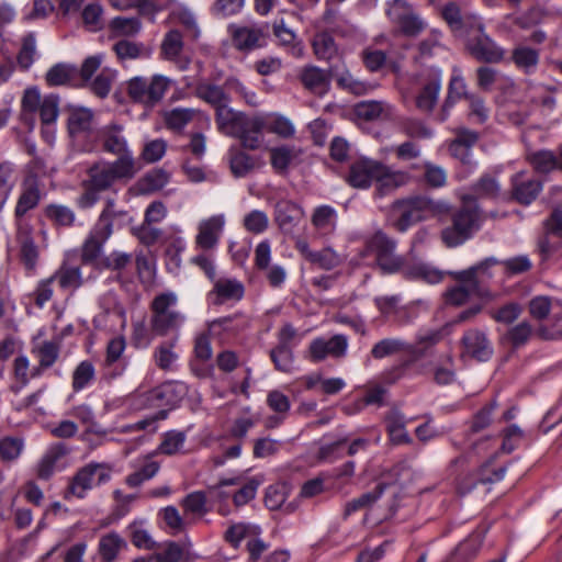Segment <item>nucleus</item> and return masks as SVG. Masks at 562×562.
I'll list each match as a JSON object with an SVG mask.
<instances>
[{"mask_svg":"<svg viewBox=\"0 0 562 562\" xmlns=\"http://www.w3.org/2000/svg\"><path fill=\"white\" fill-rule=\"evenodd\" d=\"M510 59L519 70L531 75L539 65L540 52L529 46L519 45L513 49Z\"/></svg>","mask_w":562,"mask_h":562,"instance_id":"nucleus-34","label":"nucleus"},{"mask_svg":"<svg viewBox=\"0 0 562 562\" xmlns=\"http://www.w3.org/2000/svg\"><path fill=\"white\" fill-rule=\"evenodd\" d=\"M467 49L475 59L484 63H499L505 55L504 49L485 31L470 36L467 42Z\"/></svg>","mask_w":562,"mask_h":562,"instance_id":"nucleus-16","label":"nucleus"},{"mask_svg":"<svg viewBox=\"0 0 562 562\" xmlns=\"http://www.w3.org/2000/svg\"><path fill=\"white\" fill-rule=\"evenodd\" d=\"M249 326V321L240 313L216 318L210 323V329L214 333L222 331L237 335Z\"/></svg>","mask_w":562,"mask_h":562,"instance_id":"nucleus-43","label":"nucleus"},{"mask_svg":"<svg viewBox=\"0 0 562 562\" xmlns=\"http://www.w3.org/2000/svg\"><path fill=\"white\" fill-rule=\"evenodd\" d=\"M32 352L38 360L40 367L48 369L57 361L60 352L59 340H45L36 345Z\"/></svg>","mask_w":562,"mask_h":562,"instance_id":"nucleus-46","label":"nucleus"},{"mask_svg":"<svg viewBox=\"0 0 562 562\" xmlns=\"http://www.w3.org/2000/svg\"><path fill=\"white\" fill-rule=\"evenodd\" d=\"M356 114L363 120H376L383 116H390L393 108L383 101H362L356 105Z\"/></svg>","mask_w":562,"mask_h":562,"instance_id":"nucleus-45","label":"nucleus"},{"mask_svg":"<svg viewBox=\"0 0 562 562\" xmlns=\"http://www.w3.org/2000/svg\"><path fill=\"white\" fill-rule=\"evenodd\" d=\"M160 470V464L149 457H145L143 461L135 467V470L126 475L125 484L131 488L142 486L145 482L151 480Z\"/></svg>","mask_w":562,"mask_h":562,"instance_id":"nucleus-36","label":"nucleus"},{"mask_svg":"<svg viewBox=\"0 0 562 562\" xmlns=\"http://www.w3.org/2000/svg\"><path fill=\"white\" fill-rule=\"evenodd\" d=\"M386 487H393V496L396 497L398 495L397 488L394 486V484L391 485L389 483H379L373 491L367 492L359 497L348 502L345 505V516L347 517L357 510L370 507L381 497Z\"/></svg>","mask_w":562,"mask_h":562,"instance_id":"nucleus-38","label":"nucleus"},{"mask_svg":"<svg viewBox=\"0 0 562 562\" xmlns=\"http://www.w3.org/2000/svg\"><path fill=\"white\" fill-rule=\"evenodd\" d=\"M173 23L183 25L188 31H191L194 35L199 33L196 19L191 10L184 5L175 8L168 18Z\"/></svg>","mask_w":562,"mask_h":562,"instance_id":"nucleus-62","label":"nucleus"},{"mask_svg":"<svg viewBox=\"0 0 562 562\" xmlns=\"http://www.w3.org/2000/svg\"><path fill=\"white\" fill-rule=\"evenodd\" d=\"M512 183L513 196L522 204H529L533 201L542 189L539 180L528 177L525 172L516 173Z\"/></svg>","mask_w":562,"mask_h":562,"instance_id":"nucleus-26","label":"nucleus"},{"mask_svg":"<svg viewBox=\"0 0 562 562\" xmlns=\"http://www.w3.org/2000/svg\"><path fill=\"white\" fill-rule=\"evenodd\" d=\"M405 276L413 279H420L428 283H438L442 280V273L425 263H418L405 271Z\"/></svg>","mask_w":562,"mask_h":562,"instance_id":"nucleus-59","label":"nucleus"},{"mask_svg":"<svg viewBox=\"0 0 562 562\" xmlns=\"http://www.w3.org/2000/svg\"><path fill=\"white\" fill-rule=\"evenodd\" d=\"M467 91V83L461 76V72L459 69H453V75L449 82L448 88V97L445 100V103L442 105V117L441 121H445L449 110L453 106L454 102L464 98L467 99V95H469Z\"/></svg>","mask_w":562,"mask_h":562,"instance_id":"nucleus-42","label":"nucleus"},{"mask_svg":"<svg viewBox=\"0 0 562 562\" xmlns=\"http://www.w3.org/2000/svg\"><path fill=\"white\" fill-rule=\"evenodd\" d=\"M113 465L108 462L91 461L79 468L70 479L69 485L65 492V498L75 496L85 498L93 487L101 486L111 481Z\"/></svg>","mask_w":562,"mask_h":562,"instance_id":"nucleus-6","label":"nucleus"},{"mask_svg":"<svg viewBox=\"0 0 562 562\" xmlns=\"http://www.w3.org/2000/svg\"><path fill=\"white\" fill-rule=\"evenodd\" d=\"M127 548V542L117 532L111 531L101 536L98 544V553L103 562H113L121 551Z\"/></svg>","mask_w":562,"mask_h":562,"instance_id":"nucleus-30","label":"nucleus"},{"mask_svg":"<svg viewBox=\"0 0 562 562\" xmlns=\"http://www.w3.org/2000/svg\"><path fill=\"white\" fill-rule=\"evenodd\" d=\"M303 216V209L291 201L282 200L276 204L274 221L284 233L293 232Z\"/></svg>","mask_w":562,"mask_h":562,"instance_id":"nucleus-24","label":"nucleus"},{"mask_svg":"<svg viewBox=\"0 0 562 562\" xmlns=\"http://www.w3.org/2000/svg\"><path fill=\"white\" fill-rule=\"evenodd\" d=\"M486 529H476L474 530L465 540H463L456 548L453 552V558L457 562H469L473 560L484 541Z\"/></svg>","mask_w":562,"mask_h":562,"instance_id":"nucleus-31","label":"nucleus"},{"mask_svg":"<svg viewBox=\"0 0 562 562\" xmlns=\"http://www.w3.org/2000/svg\"><path fill=\"white\" fill-rule=\"evenodd\" d=\"M300 80L310 92L323 95L330 86V72L317 66H305L300 72Z\"/></svg>","mask_w":562,"mask_h":562,"instance_id":"nucleus-23","label":"nucleus"},{"mask_svg":"<svg viewBox=\"0 0 562 562\" xmlns=\"http://www.w3.org/2000/svg\"><path fill=\"white\" fill-rule=\"evenodd\" d=\"M180 385L164 383L147 393V403L150 406L175 405L177 402V389Z\"/></svg>","mask_w":562,"mask_h":562,"instance_id":"nucleus-47","label":"nucleus"},{"mask_svg":"<svg viewBox=\"0 0 562 562\" xmlns=\"http://www.w3.org/2000/svg\"><path fill=\"white\" fill-rule=\"evenodd\" d=\"M225 103L215 110V123L217 130L228 136H234L240 131V126L246 119V114L228 106Z\"/></svg>","mask_w":562,"mask_h":562,"instance_id":"nucleus-28","label":"nucleus"},{"mask_svg":"<svg viewBox=\"0 0 562 562\" xmlns=\"http://www.w3.org/2000/svg\"><path fill=\"white\" fill-rule=\"evenodd\" d=\"M528 160L536 171L548 173L555 168H560L559 155L555 156L551 150H538L528 155Z\"/></svg>","mask_w":562,"mask_h":562,"instance_id":"nucleus-52","label":"nucleus"},{"mask_svg":"<svg viewBox=\"0 0 562 562\" xmlns=\"http://www.w3.org/2000/svg\"><path fill=\"white\" fill-rule=\"evenodd\" d=\"M137 172L135 158L117 157L113 161L101 160L87 170V179L81 182L82 193L76 203L80 209H90L99 200L100 194L111 190L116 182H127Z\"/></svg>","mask_w":562,"mask_h":562,"instance_id":"nucleus-1","label":"nucleus"},{"mask_svg":"<svg viewBox=\"0 0 562 562\" xmlns=\"http://www.w3.org/2000/svg\"><path fill=\"white\" fill-rule=\"evenodd\" d=\"M194 94L198 99L211 105L214 110L231 102V97L225 90V87L209 80L198 81L194 87Z\"/></svg>","mask_w":562,"mask_h":562,"instance_id":"nucleus-25","label":"nucleus"},{"mask_svg":"<svg viewBox=\"0 0 562 562\" xmlns=\"http://www.w3.org/2000/svg\"><path fill=\"white\" fill-rule=\"evenodd\" d=\"M46 81L49 86H78V68L70 64H57L47 71Z\"/></svg>","mask_w":562,"mask_h":562,"instance_id":"nucleus-40","label":"nucleus"},{"mask_svg":"<svg viewBox=\"0 0 562 562\" xmlns=\"http://www.w3.org/2000/svg\"><path fill=\"white\" fill-rule=\"evenodd\" d=\"M95 379V368L90 360L81 361L74 370L71 376V387L75 392H80L88 387Z\"/></svg>","mask_w":562,"mask_h":562,"instance_id":"nucleus-48","label":"nucleus"},{"mask_svg":"<svg viewBox=\"0 0 562 562\" xmlns=\"http://www.w3.org/2000/svg\"><path fill=\"white\" fill-rule=\"evenodd\" d=\"M386 13L405 36H418L427 26L422 16L404 0H394Z\"/></svg>","mask_w":562,"mask_h":562,"instance_id":"nucleus-11","label":"nucleus"},{"mask_svg":"<svg viewBox=\"0 0 562 562\" xmlns=\"http://www.w3.org/2000/svg\"><path fill=\"white\" fill-rule=\"evenodd\" d=\"M270 358L278 371L290 373L293 370L294 357L291 347L276 346L270 350Z\"/></svg>","mask_w":562,"mask_h":562,"instance_id":"nucleus-54","label":"nucleus"},{"mask_svg":"<svg viewBox=\"0 0 562 562\" xmlns=\"http://www.w3.org/2000/svg\"><path fill=\"white\" fill-rule=\"evenodd\" d=\"M245 288L236 279L220 278L214 279V285L209 293V300L214 305H222L227 301H240L244 296Z\"/></svg>","mask_w":562,"mask_h":562,"instance_id":"nucleus-19","label":"nucleus"},{"mask_svg":"<svg viewBox=\"0 0 562 562\" xmlns=\"http://www.w3.org/2000/svg\"><path fill=\"white\" fill-rule=\"evenodd\" d=\"M262 161L256 156L248 155L241 150L229 151V168L237 178L246 177L255 169L261 167Z\"/></svg>","mask_w":562,"mask_h":562,"instance_id":"nucleus-37","label":"nucleus"},{"mask_svg":"<svg viewBox=\"0 0 562 562\" xmlns=\"http://www.w3.org/2000/svg\"><path fill=\"white\" fill-rule=\"evenodd\" d=\"M348 348V339L345 335L338 334L326 340L324 338L314 339L308 348L310 357L318 362L326 357L342 358Z\"/></svg>","mask_w":562,"mask_h":562,"instance_id":"nucleus-18","label":"nucleus"},{"mask_svg":"<svg viewBox=\"0 0 562 562\" xmlns=\"http://www.w3.org/2000/svg\"><path fill=\"white\" fill-rule=\"evenodd\" d=\"M431 209L432 201L424 195L397 200L392 205V211L397 216L394 226L397 231L405 232L409 226L424 220L425 214Z\"/></svg>","mask_w":562,"mask_h":562,"instance_id":"nucleus-10","label":"nucleus"},{"mask_svg":"<svg viewBox=\"0 0 562 562\" xmlns=\"http://www.w3.org/2000/svg\"><path fill=\"white\" fill-rule=\"evenodd\" d=\"M36 56V36L34 33H27L22 38L21 49L18 54L19 66L27 70L34 63Z\"/></svg>","mask_w":562,"mask_h":562,"instance_id":"nucleus-53","label":"nucleus"},{"mask_svg":"<svg viewBox=\"0 0 562 562\" xmlns=\"http://www.w3.org/2000/svg\"><path fill=\"white\" fill-rule=\"evenodd\" d=\"M415 355L420 357L417 349L401 338L387 337L379 340L372 346L370 355L373 359L380 360L396 355Z\"/></svg>","mask_w":562,"mask_h":562,"instance_id":"nucleus-22","label":"nucleus"},{"mask_svg":"<svg viewBox=\"0 0 562 562\" xmlns=\"http://www.w3.org/2000/svg\"><path fill=\"white\" fill-rule=\"evenodd\" d=\"M311 222L321 235H329L336 231L337 212L330 205H319L313 211Z\"/></svg>","mask_w":562,"mask_h":562,"instance_id":"nucleus-35","label":"nucleus"},{"mask_svg":"<svg viewBox=\"0 0 562 562\" xmlns=\"http://www.w3.org/2000/svg\"><path fill=\"white\" fill-rule=\"evenodd\" d=\"M110 26L116 36H131L139 32L140 22L137 18L117 16L111 21Z\"/></svg>","mask_w":562,"mask_h":562,"instance_id":"nucleus-61","label":"nucleus"},{"mask_svg":"<svg viewBox=\"0 0 562 562\" xmlns=\"http://www.w3.org/2000/svg\"><path fill=\"white\" fill-rule=\"evenodd\" d=\"M267 123L262 116H246L240 131L234 135L241 142L243 147L255 150L258 149L262 143V132Z\"/></svg>","mask_w":562,"mask_h":562,"instance_id":"nucleus-20","label":"nucleus"},{"mask_svg":"<svg viewBox=\"0 0 562 562\" xmlns=\"http://www.w3.org/2000/svg\"><path fill=\"white\" fill-rule=\"evenodd\" d=\"M43 98L36 87H31L24 90L21 100V119L24 122L33 121L34 114L38 111Z\"/></svg>","mask_w":562,"mask_h":562,"instance_id":"nucleus-50","label":"nucleus"},{"mask_svg":"<svg viewBox=\"0 0 562 562\" xmlns=\"http://www.w3.org/2000/svg\"><path fill=\"white\" fill-rule=\"evenodd\" d=\"M224 223L225 220L223 215H215L201 222L195 238L196 245L203 249L215 247L223 231Z\"/></svg>","mask_w":562,"mask_h":562,"instance_id":"nucleus-27","label":"nucleus"},{"mask_svg":"<svg viewBox=\"0 0 562 562\" xmlns=\"http://www.w3.org/2000/svg\"><path fill=\"white\" fill-rule=\"evenodd\" d=\"M143 44L121 40L113 45V50L121 61L137 59L143 53Z\"/></svg>","mask_w":562,"mask_h":562,"instance_id":"nucleus-60","label":"nucleus"},{"mask_svg":"<svg viewBox=\"0 0 562 562\" xmlns=\"http://www.w3.org/2000/svg\"><path fill=\"white\" fill-rule=\"evenodd\" d=\"M186 439L187 436L183 431H168L164 435V439L159 445L158 450L164 454L172 456L182 449Z\"/></svg>","mask_w":562,"mask_h":562,"instance_id":"nucleus-57","label":"nucleus"},{"mask_svg":"<svg viewBox=\"0 0 562 562\" xmlns=\"http://www.w3.org/2000/svg\"><path fill=\"white\" fill-rule=\"evenodd\" d=\"M412 176L405 170H395L380 160L361 158L349 167L346 181L356 189H369L372 184L374 195L383 198L401 187L407 186Z\"/></svg>","mask_w":562,"mask_h":562,"instance_id":"nucleus-2","label":"nucleus"},{"mask_svg":"<svg viewBox=\"0 0 562 562\" xmlns=\"http://www.w3.org/2000/svg\"><path fill=\"white\" fill-rule=\"evenodd\" d=\"M71 448L65 442H55L48 446L35 467V475L42 481L49 480L56 471L66 468V458L70 454Z\"/></svg>","mask_w":562,"mask_h":562,"instance_id":"nucleus-13","label":"nucleus"},{"mask_svg":"<svg viewBox=\"0 0 562 562\" xmlns=\"http://www.w3.org/2000/svg\"><path fill=\"white\" fill-rule=\"evenodd\" d=\"M93 113L88 109L74 110L68 117V132L77 137L88 132L92 126Z\"/></svg>","mask_w":562,"mask_h":562,"instance_id":"nucleus-49","label":"nucleus"},{"mask_svg":"<svg viewBox=\"0 0 562 562\" xmlns=\"http://www.w3.org/2000/svg\"><path fill=\"white\" fill-rule=\"evenodd\" d=\"M45 215L48 220L60 226H71L76 218L70 207L60 204L47 205L45 207Z\"/></svg>","mask_w":562,"mask_h":562,"instance_id":"nucleus-56","label":"nucleus"},{"mask_svg":"<svg viewBox=\"0 0 562 562\" xmlns=\"http://www.w3.org/2000/svg\"><path fill=\"white\" fill-rule=\"evenodd\" d=\"M183 48L182 35L178 30L169 31L161 44V49L168 59H173Z\"/></svg>","mask_w":562,"mask_h":562,"instance_id":"nucleus-64","label":"nucleus"},{"mask_svg":"<svg viewBox=\"0 0 562 562\" xmlns=\"http://www.w3.org/2000/svg\"><path fill=\"white\" fill-rule=\"evenodd\" d=\"M495 263L496 260L490 258L470 269L453 273L454 279L462 284L447 292V301L453 305H461L465 303L471 295H477L480 297L486 296L487 292L480 285L479 278L480 276L483 277L487 274V269Z\"/></svg>","mask_w":562,"mask_h":562,"instance_id":"nucleus-8","label":"nucleus"},{"mask_svg":"<svg viewBox=\"0 0 562 562\" xmlns=\"http://www.w3.org/2000/svg\"><path fill=\"white\" fill-rule=\"evenodd\" d=\"M361 59L366 68L371 72L379 71L385 65H390L394 71L398 70L397 64L390 60L385 52L373 46H368L362 50Z\"/></svg>","mask_w":562,"mask_h":562,"instance_id":"nucleus-44","label":"nucleus"},{"mask_svg":"<svg viewBox=\"0 0 562 562\" xmlns=\"http://www.w3.org/2000/svg\"><path fill=\"white\" fill-rule=\"evenodd\" d=\"M200 113L201 111L198 109L177 106L171 110L165 111L162 113V119L167 128L173 132H180L188 124H190Z\"/></svg>","mask_w":562,"mask_h":562,"instance_id":"nucleus-32","label":"nucleus"},{"mask_svg":"<svg viewBox=\"0 0 562 562\" xmlns=\"http://www.w3.org/2000/svg\"><path fill=\"white\" fill-rule=\"evenodd\" d=\"M481 213L470 196H463V205L452 215L451 226L441 232L442 241L448 247H456L464 243L480 228Z\"/></svg>","mask_w":562,"mask_h":562,"instance_id":"nucleus-4","label":"nucleus"},{"mask_svg":"<svg viewBox=\"0 0 562 562\" xmlns=\"http://www.w3.org/2000/svg\"><path fill=\"white\" fill-rule=\"evenodd\" d=\"M396 241L382 231H378L366 241V251L374 256L376 265L383 273L401 270L404 259L395 254Z\"/></svg>","mask_w":562,"mask_h":562,"instance_id":"nucleus-9","label":"nucleus"},{"mask_svg":"<svg viewBox=\"0 0 562 562\" xmlns=\"http://www.w3.org/2000/svg\"><path fill=\"white\" fill-rule=\"evenodd\" d=\"M384 422L392 442L396 445L411 442V438L405 429L404 415L400 411H390Z\"/></svg>","mask_w":562,"mask_h":562,"instance_id":"nucleus-41","label":"nucleus"},{"mask_svg":"<svg viewBox=\"0 0 562 562\" xmlns=\"http://www.w3.org/2000/svg\"><path fill=\"white\" fill-rule=\"evenodd\" d=\"M295 249L306 261L323 270H333L341 262L339 255L330 247L312 250L308 243L302 238L296 239Z\"/></svg>","mask_w":562,"mask_h":562,"instance_id":"nucleus-17","label":"nucleus"},{"mask_svg":"<svg viewBox=\"0 0 562 562\" xmlns=\"http://www.w3.org/2000/svg\"><path fill=\"white\" fill-rule=\"evenodd\" d=\"M462 345L465 352L480 360L486 361L493 355V347L484 331L479 329H469L462 337Z\"/></svg>","mask_w":562,"mask_h":562,"instance_id":"nucleus-21","label":"nucleus"},{"mask_svg":"<svg viewBox=\"0 0 562 562\" xmlns=\"http://www.w3.org/2000/svg\"><path fill=\"white\" fill-rule=\"evenodd\" d=\"M63 289H77L82 284L81 271L78 267H60L53 276Z\"/></svg>","mask_w":562,"mask_h":562,"instance_id":"nucleus-55","label":"nucleus"},{"mask_svg":"<svg viewBox=\"0 0 562 562\" xmlns=\"http://www.w3.org/2000/svg\"><path fill=\"white\" fill-rule=\"evenodd\" d=\"M182 506L186 513L198 516L205 515L207 513L205 493L196 491L188 494L182 501Z\"/></svg>","mask_w":562,"mask_h":562,"instance_id":"nucleus-63","label":"nucleus"},{"mask_svg":"<svg viewBox=\"0 0 562 562\" xmlns=\"http://www.w3.org/2000/svg\"><path fill=\"white\" fill-rule=\"evenodd\" d=\"M501 435L503 437L501 450L505 453L513 452L525 437L524 430L516 424H512L504 428Z\"/></svg>","mask_w":562,"mask_h":562,"instance_id":"nucleus-58","label":"nucleus"},{"mask_svg":"<svg viewBox=\"0 0 562 562\" xmlns=\"http://www.w3.org/2000/svg\"><path fill=\"white\" fill-rule=\"evenodd\" d=\"M554 91L555 89L549 86L535 83L532 81H528L526 88L529 101L549 112L553 111L557 104Z\"/></svg>","mask_w":562,"mask_h":562,"instance_id":"nucleus-33","label":"nucleus"},{"mask_svg":"<svg viewBox=\"0 0 562 562\" xmlns=\"http://www.w3.org/2000/svg\"><path fill=\"white\" fill-rule=\"evenodd\" d=\"M441 88V74L434 71L428 81L424 83L416 97V106L423 112H430L435 108Z\"/></svg>","mask_w":562,"mask_h":562,"instance_id":"nucleus-29","label":"nucleus"},{"mask_svg":"<svg viewBox=\"0 0 562 562\" xmlns=\"http://www.w3.org/2000/svg\"><path fill=\"white\" fill-rule=\"evenodd\" d=\"M95 138L105 153L117 157L128 156L134 158L133 153L128 148L123 125L111 122L97 131Z\"/></svg>","mask_w":562,"mask_h":562,"instance_id":"nucleus-14","label":"nucleus"},{"mask_svg":"<svg viewBox=\"0 0 562 562\" xmlns=\"http://www.w3.org/2000/svg\"><path fill=\"white\" fill-rule=\"evenodd\" d=\"M42 192L35 176L26 177L21 186V193L14 209V222L30 221L27 212L34 210L41 201Z\"/></svg>","mask_w":562,"mask_h":562,"instance_id":"nucleus-15","label":"nucleus"},{"mask_svg":"<svg viewBox=\"0 0 562 562\" xmlns=\"http://www.w3.org/2000/svg\"><path fill=\"white\" fill-rule=\"evenodd\" d=\"M177 304V295L172 292H164L155 296L150 304V329L157 336H166L178 330L184 322V316L173 307Z\"/></svg>","mask_w":562,"mask_h":562,"instance_id":"nucleus-7","label":"nucleus"},{"mask_svg":"<svg viewBox=\"0 0 562 562\" xmlns=\"http://www.w3.org/2000/svg\"><path fill=\"white\" fill-rule=\"evenodd\" d=\"M312 47L319 60L330 61L339 55V48L333 35L327 31H322L314 35Z\"/></svg>","mask_w":562,"mask_h":562,"instance_id":"nucleus-39","label":"nucleus"},{"mask_svg":"<svg viewBox=\"0 0 562 562\" xmlns=\"http://www.w3.org/2000/svg\"><path fill=\"white\" fill-rule=\"evenodd\" d=\"M233 46L239 52H251L266 45L269 24L231 25Z\"/></svg>","mask_w":562,"mask_h":562,"instance_id":"nucleus-12","label":"nucleus"},{"mask_svg":"<svg viewBox=\"0 0 562 562\" xmlns=\"http://www.w3.org/2000/svg\"><path fill=\"white\" fill-rule=\"evenodd\" d=\"M173 80L164 75L136 76L126 82L128 98L145 108H154L162 101Z\"/></svg>","mask_w":562,"mask_h":562,"instance_id":"nucleus-5","label":"nucleus"},{"mask_svg":"<svg viewBox=\"0 0 562 562\" xmlns=\"http://www.w3.org/2000/svg\"><path fill=\"white\" fill-rule=\"evenodd\" d=\"M471 191V193L465 194L464 196H470L472 199V203H475V200L479 198H496L499 192V186L495 178L484 175L476 183L473 184Z\"/></svg>","mask_w":562,"mask_h":562,"instance_id":"nucleus-51","label":"nucleus"},{"mask_svg":"<svg viewBox=\"0 0 562 562\" xmlns=\"http://www.w3.org/2000/svg\"><path fill=\"white\" fill-rule=\"evenodd\" d=\"M115 215L114 201L110 199L81 246L80 258L83 263L99 268L104 257L103 246L113 233Z\"/></svg>","mask_w":562,"mask_h":562,"instance_id":"nucleus-3","label":"nucleus"}]
</instances>
